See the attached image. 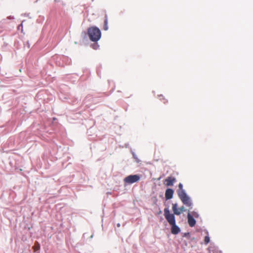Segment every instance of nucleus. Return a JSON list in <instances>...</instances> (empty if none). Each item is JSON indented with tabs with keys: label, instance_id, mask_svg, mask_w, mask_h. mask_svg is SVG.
Wrapping results in <instances>:
<instances>
[{
	"label": "nucleus",
	"instance_id": "nucleus-1",
	"mask_svg": "<svg viewBox=\"0 0 253 253\" xmlns=\"http://www.w3.org/2000/svg\"><path fill=\"white\" fill-rule=\"evenodd\" d=\"M177 193L183 204L191 209L192 206V201L190 197L186 194L185 190L183 189V185L181 183L178 184V189L177 191Z\"/></svg>",
	"mask_w": 253,
	"mask_h": 253
},
{
	"label": "nucleus",
	"instance_id": "nucleus-2",
	"mask_svg": "<svg viewBox=\"0 0 253 253\" xmlns=\"http://www.w3.org/2000/svg\"><path fill=\"white\" fill-rule=\"evenodd\" d=\"M89 39L92 42H97L101 38V33L99 29L96 27H91L87 30Z\"/></svg>",
	"mask_w": 253,
	"mask_h": 253
},
{
	"label": "nucleus",
	"instance_id": "nucleus-3",
	"mask_svg": "<svg viewBox=\"0 0 253 253\" xmlns=\"http://www.w3.org/2000/svg\"><path fill=\"white\" fill-rule=\"evenodd\" d=\"M164 212L165 217L169 225L176 222L174 214L170 213L168 208H165Z\"/></svg>",
	"mask_w": 253,
	"mask_h": 253
},
{
	"label": "nucleus",
	"instance_id": "nucleus-4",
	"mask_svg": "<svg viewBox=\"0 0 253 253\" xmlns=\"http://www.w3.org/2000/svg\"><path fill=\"white\" fill-rule=\"evenodd\" d=\"M140 176L138 175H130L125 178L124 182L127 184H132L140 180Z\"/></svg>",
	"mask_w": 253,
	"mask_h": 253
},
{
	"label": "nucleus",
	"instance_id": "nucleus-5",
	"mask_svg": "<svg viewBox=\"0 0 253 253\" xmlns=\"http://www.w3.org/2000/svg\"><path fill=\"white\" fill-rule=\"evenodd\" d=\"M175 181V178L172 176H169L165 180L164 183L167 186H172Z\"/></svg>",
	"mask_w": 253,
	"mask_h": 253
},
{
	"label": "nucleus",
	"instance_id": "nucleus-6",
	"mask_svg": "<svg viewBox=\"0 0 253 253\" xmlns=\"http://www.w3.org/2000/svg\"><path fill=\"white\" fill-rule=\"evenodd\" d=\"M187 218H188V223L190 227H193L196 224V220L193 218V216L190 213H188L187 215Z\"/></svg>",
	"mask_w": 253,
	"mask_h": 253
},
{
	"label": "nucleus",
	"instance_id": "nucleus-7",
	"mask_svg": "<svg viewBox=\"0 0 253 253\" xmlns=\"http://www.w3.org/2000/svg\"><path fill=\"white\" fill-rule=\"evenodd\" d=\"M170 225L171 226V233L172 234L176 235L180 232V228L176 225V222L174 224H170Z\"/></svg>",
	"mask_w": 253,
	"mask_h": 253
},
{
	"label": "nucleus",
	"instance_id": "nucleus-8",
	"mask_svg": "<svg viewBox=\"0 0 253 253\" xmlns=\"http://www.w3.org/2000/svg\"><path fill=\"white\" fill-rule=\"evenodd\" d=\"M174 191L172 189L168 188L166 190L165 193V198L167 200L170 199L172 198Z\"/></svg>",
	"mask_w": 253,
	"mask_h": 253
},
{
	"label": "nucleus",
	"instance_id": "nucleus-9",
	"mask_svg": "<svg viewBox=\"0 0 253 253\" xmlns=\"http://www.w3.org/2000/svg\"><path fill=\"white\" fill-rule=\"evenodd\" d=\"M172 209L173 211V213L175 215H179L181 213L180 211L179 208H177V204H173L172 206Z\"/></svg>",
	"mask_w": 253,
	"mask_h": 253
},
{
	"label": "nucleus",
	"instance_id": "nucleus-10",
	"mask_svg": "<svg viewBox=\"0 0 253 253\" xmlns=\"http://www.w3.org/2000/svg\"><path fill=\"white\" fill-rule=\"evenodd\" d=\"M108 29V18L107 16L106 15L105 16L104 24L103 26V30L106 31Z\"/></svg>",
	"mask_w": 253,
	"mask_h": 253
},
{
	"label": "nucleus",
	"instance_id": "nucleus-11",
	"mask_svg": "<svg viewBox=\"0 0 253 253\" xmlns=\"http://www.w3.org/2000/svg\"><path fill=\"white\" fill-rule=\"evenodd\" d=\"M33 248L34 251L36 252L40 249V246L39 244L37 243V245H35L34 246H33Z\"/></svg>",
	"mask_w": 253,
	"mask_h": 253
},
{
	"label": "nucleus",
	"instance_id": "nucleus-12",
	"mask_svg": "<svg viewBox=\"0 0 253 253\" xmlns=\"http://www.w3.org/2000/svg\"><path fill=\"white\" fill-rule=\"evenodd\" d=\"M204 242L206 244H208L210 242V238L209 236L205 237Z\"/></svg>",
	"mask_w": 253,
	"mask_h": 253
},
{
	"label": "nucleus",
	"instance_id": "nucleus-13",
	"mask_svg": "<svg viewBox=\"0 0 253 253\" xmlns=\"http://www.w3.org/2000/svg\"><path fill=\"white\" fill-rule=\"evenodd\" d=\"M192 216H194V217H198V216H199V215H198V213H197V212H195V211L192 212Z\"/></svg>",
	"mask_w": 253,
	"mask_h": 253
},
{
	"label": "nucleus",
	"instance_id": "nucleus-14",
	"mask_svg": "<svg viewBox=\"0 0 253 253\" xmlns=\"http://www.w3.org/2000/svg\"><path fill=\"white\" fill-rule=\"evenodd\" d=\"M180 211L181 213H182L183 212L185 211V209L184 206H182L179 208Z\"/></svg>",
	"mask_w": 253,
	"mask_h": 253
},
{
	"label": "nucleus",
	"instance_id": "nucleus-15",
	"mask_svg": "<svg viewBox=\"0 0 253 253\" xmlns=\"http://www.w3.org/2000/svg\"><path fill=\"white\" fill-rule=\"evenodd\" d=\"M21 27V31H22V28H23V25H22V23H21V24H20L18 26V30H20V28Z\"/></svg>",
	"mask_w": 253,
	"mask_h": 253
},
{
	"label": "nucleus",
	"instance_id": "nucleus-16",
	"mask_svg": "<svg viewBox=\"0 0 253 253\" xmlns=\"http://www.w3.org/2000/svg\"><path fill=\"white\" fill-rule=\"evenodd\" d=\"M159 97H160V99H162V98H163V96L162 95H160ZM164 99H165L164 98H163Z\"/></svg>",
	"mask_w": 253,
	"mask_h": 253
},
{
	"label": "nucleus",
	"instance_id": "nucleus-17",
	"mask_svg": "<svg viewBox=\"0 0 253 253\" xmlns=\"http://www.w3.org/2000/svg\"><path fill=\"white\" fill-rule=\"evenodd\" d=\"M117 226H118V227H120V224L119 223H118V224H117Z\"/></svg>",
	"mask_w": 253,
	"mask_h": 253
},
{
	"label": "nucleus",
	"instance_id": "nucleus-18",
	"mask_svg": "<svg viewBox=\"0 0 253 253\" xmlns=\"http://www.w3.org/2000/svg\"><path fill=\"white\" fill-rule=\"evenodd\" d=\"M168 102V101H166V102ZM164 103H166V102H165V101H164Z\"/></svg>",
	"mask_w": 253,
	"mask_h": 253
}]
</instances>
